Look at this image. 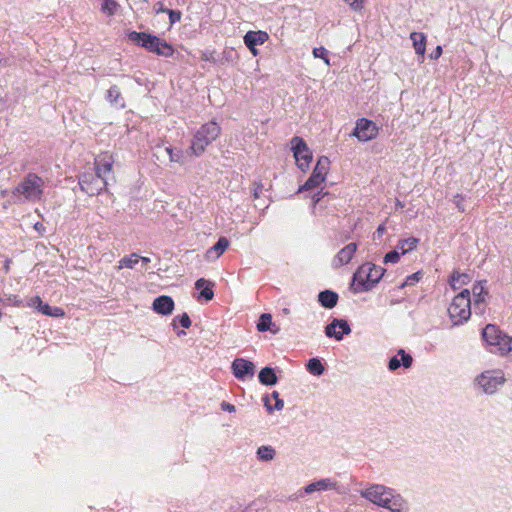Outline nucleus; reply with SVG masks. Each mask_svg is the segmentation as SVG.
Here are the masks:
<instances>
[{
  "label": "nucleus",
  "instance_id": "nucleus-1",
  "mask_svg": "<svg viewBox=\"0 0 512 512\" xmlns=\"http://www.w3.org/2000/svg\"><path fill=\"white\" fill-rule=\"evenodd\" d=\"M361 496L375 505L390 510L403 512L406 501L395 490L380 484H373L361 491Z\"/></svg>",
  "mask_w": 512,
  "mask_h": 512
},
{
  "label": "nucleus",
  "instance_id": "nucleus-2",
  "mask_svg": "<svg viewBox=\"0 0 512 512\" xmlns=\"http://www.w3.org/2000/svg\"><path fill=\"white\" fill-rule=\"evenodd\" d=\"M385 270L373 263H364L353 274L350 289L354 294L368 292L380 282Z\"/></svg>",
  "mask_w": 512,
  "mask_h": 512
},
{
  "label": "nucleus",
  "instance_id": "nucleus-3",
  "mask_svg": "<svg viewBox=\"0 0 512 512\" xmlns=\"http://www.w3.org/2000/svg\"><path fill=\"white\" fill-rule=\"evenodd\" d=\"M43 178L36 173H28L19 184L12 190V196L17 201L38 202L41 201L44 195Z\"/></svg>",
  "mask_w": 512,
  "mask_h": 512
},
{
  "label": "nucleus",
  "instance_id": "nucleus-4",
  "mask_svg": "<svg viewBox=\"0 0 512 512\" xmlns=\"http://www.w3.org/2000/svg\"><path fill=\"white\" fill-rule=\"evenodd\" d=\"M221 133V127L215 121H210L203 124L194 134L190 150L191 153L199 157L206 148L215 141Z\"/></svg>",
  "mask_w": 512,
  "mask_h": 512
},
{
  "label": "nucleus",
  "instance_id": "nucleus-5",
  "mask_svg": "<svg viewBox=\"0 0 512 512\" xmlns=\"http://www.w3.org/2000/svg\"><path fill=\"white\" fill-rule=\"evenodd\" d=\"M329 167V158L326 156H320L317 160L315 168L312 171V174L306 180V182L299 187L297 192L301 193L318 187L322 182L325 181Z\"/></svg>",
  "mask_w": 512,
  "mask_h": 512
},
{
  "label": "nucleus",
  "instance_id": "nucleus-6",
  "mask_svg": "<svg viewBox=\"0 0 512 512\" xmlns=\"http://www.w3.org/2000/svg\"><path fill=\"white\" fill-rule=\"evenodd\" d=\"M80 189L89 196L99 195L107 186L106 178L100 177L97 173L85 172L79 176Z\"/></svg>",
  "mask_w": 512,
  "mask_h": 512
},
{
  "label": "nucleus",
  "instance_id": "nucleus-7",
  "mask_svg": "<svg viewBox=\"0 0 512 512\" xmlns=\"http://www.w3.org/2000/svg\"><path fill=\"white\" fill-rule=\"evenodd\" d=\"M476 382L486 394H493L504 384L505 377L501 370L485 371L476 378Z\"/></svg>",
  "mask_w": 512,
  "mask_h": 512
},
{
  "label": "nucleus",
  "instance_id": "nucleus-8",
  "mask_svg": "<svg viewBox=\"0 0 512 512\" xmlns=\"http://www.w3.org/2000/svg\"><path fill=\"white\" fill-rule=\"evenodd\" d=\"M472 302H465L459 299L453 298L452 303L448 308L449 316L455 326L462 325L471 316L472 313Z\"/></svg>",
  "mask_w": 512,
  "mask_h": 512
},
{
  "label": "nucleus",
  "instance_id": "nucleus-9",
  "mask_svg": "<svg viewBox=\"0 0 512 512\" xmlns=\"http://www.w3.org/2000/svg\"><path fill=\"white\" fill-rule=\"evenodd\" d=\"M128 38L150 53L159 52V45H165L160 37L146 32L131 31Z\"/></svg>",
  "mask_w": 512,
  "mask_h": 512
},
{
  "label": "nucleus",
  "instance_id": "nucleus-10",
  "mask_svg": "<svg viewBox=\"0 0 512 512\" xmlns=\"http://www.w3.org/2000/svg\"><path fill=\"white\" fill-rule=\"evenodd\" d=\"M352 135L361 142H367L377 137L378 127L372 120L360 118L356 122Z\"/></svg>",
  "mask_w": 512,
  "mask_h": 512
},
{
  "label": "nucleus",
  "instance_id": "nucleus-11",
  "mask_svg": "<svg viewBox=\"0 0 512 512\" xmlns=\"http://www.w3.org/2000/svg\"><path fill=\"white\" fill-rule=\"evenodd\" d=\"M324 332L328 338H334L337 341H341L345 335H349L351 333V327L346 319L333 318L325 327Z\"/></svg>",
  "mask_w": 512,
  "mask_h": 512
},
{
  "label": "nucleus",
  "instance_id": "nucleus-12",
  "mask_svg": "<svg viewBox=\"0 0 512 512\" xmlns=\"http://www.w3.org/2000/svg\"><path fill=\"white\" fill-rule=\"evenodd\" d=\"M233 375L241 381L253 378L255 365L252 361L244 358H236L231 364Z\"/></svg>",
  "mask_w": 512,
  "mask_h": 512
},
{
  "label": "nucleus",
  "instance_id": "nucleus-13",
  "mask_svg": "<svg viewBox=\"0 0 512 512\" xmlns=\"http://www.w3.org/2000/svg\"><path fill=\"white\" fill-rule=\"evenodd\" d=\"M29 305L36 308L43 315L53 318H60L65 315V312L62 308L50 306L48 303H44L39 296L31 298Z\"/></svg>",
  "mask_w": 512,
  "mask_h": 512
},
{
  "label": "nucleus",
  "instance_id": "nucleus-14",
  "mask_svg": "<svg viewBox=\"0 0 512 512\" xmlns=\"http://www.w3.org/2000/svg\"><path fill=\"white\" fill-rule=\"evenodd\" d=\"M483 340L490 346H499L500 350H504L502 347V341H504V335L493 324H488L482 331Z\"/></svg>",
  "mask_w": 512,
  "mask_h": 512
},
{
  "label": "nucleus",
  "instance_id": "nucleus-15",
  "mask_svg": "<svg viewBox=\"0 0 512 512\" xmlns=\"http://www.w3.org/2000/svg\"><path fill=\"white\" fill-rule=\"evenodd\" d=\"M358 245L354 242L343 247L333 258L332 267L339 268L348 264L353 258Z\"/></svg>",
  "mask_w": 512,
  "mask_h": 512
},
{
  "label": "nucleus",
  "instance_id": "nucleus-16",
  "mask_svg": "<svg viewBox=\"0 0 512 512\" xmlns=\"http://www.w3.org/2000/svg\"><path fill=\"white\" fill-rule=\"evenodd\" d=\"M413 364L412 356L407 353L404 349H399L397 355L391 357L388 361L387 368L389 371H396L401 366L408 369Z\"/></svg>",
  "mask_w": 512,
  "mask_h": 512
},
{
  "label": "nucleus",
  "instance_id": "nucleus-17",
  "mask_svg": "<svg viewBox=\"0 0 512 512\" xmlns=\"http://www.w3.org/2000/svg\"><path fill=\"white\" fill-rule=\"evenodd\" d=\"M174 306V300L172 297L167 295L156 297L152 303V309L154 312L163 316L170 315L174 310Z\"/></svg>",
  "mask_w": 512,
  "mask_h": 512
},
{
  "label": "nucleus",
  "instance_id": "nucleus-18",
  "mask_svg": "<svg viewBox=\"0 0 512 512\" xmlns=\"http://www.w3.org/2000/svg\"><path fill=\"white\" fill-rule=\"evenodd\" d=\"M114 160L108 153L100 154L95 158V173L100 177L106 178L112 172Z\"/></svg>",
  "mask_w": 512,
  "mask_h": 512
},
{
  "label": "nucleus",
  "instance_id": "nucleus-19",
  "mask_svg": "<svg viewBox=\"0 0 512 512\" xmlns=\"http://www.w3.org/2000/svg\"><path fill=\"white\" fill-rule=\"evenodd\" d=\"M213 283L204 279L200 278L195 282V288L199 291V299H203L205 301H210L214 297V291H213Z\"/></svg>",
  "mask_w": 512,
  "mask_h": 512
},
{
  "label": "nucleus",
  "instance_id": "nucleus-20",
  "mask_svg": "<svg viewBox=\"0 0 512 512\" xmlns=\"http://www.w3.org/2000/svg\"><path fill=\"white\" fill-rule=\"evenodd\" d=\"M269 39V35L267 32L258 30V31H248L243 37L244 44H250V46H258L264 44Z\"/></svg>",
  "mask_w": 512,
  "mask_h": 512
},
{
  "label": "nucleus",
  "instance_id": "nucleus-21",
  "mask_svg": "<svg viewBox=\"0 0 512 512\" xmlns=\"http://www.w3.org/2000/svg\"><path fill=\"white\" fill-rule=\"evenodd\" d=\"M339 296L335 291L326 289L318 294V302L326 309L334 308L338 303Z\"/></svg>",
  "mask_w": 512,
  "mask_h": 512
},
{
  "label": "nucleus",
  "instance_id": "nucleus-22",
  "mask_svg": "<svg viewBox=\"0 0 512 512\" xmlns=\"http://www.w3.org/2000/svg\"><path fill=\"white\" fill-rule=\"evenodd\" d=\"M258 380L262 385L274 386L278 382V377L274 368L266 366L262 368L258 373Z\"/></svg>",
  "mask_w": 512,
  "mask_h": 512
},
{
  "label": "nucleus",
  "instance_id": "nucleus-23",
  "mask_svg": "<svg viewBox=\"0 0 512 512\" xmlns=\"http://www.w3.org/2000/svg\"><path fill=\"white\" fill-rule=\"evenodd\" d=\"M410 39L413 42V47H414L415 53L417 55L422 56V58H423L425 55V51H426V41H427L426 35L421 32H412L410 34Z\"/></svg>",
  "mask_w": 512,
  "mask_h": 512
},
{
  "label": "nucleus",
  "instance_id": "nucleus-24",
  "mask_svg": "<svg viewBox=\"0 0 512 512\" xmlns=\"http://www.w3.org/2000/svg\"><path fill=\"white\" fill-rule=\"evenodd\" d=\"M335 483H333L329 478L320 479L318 481L312 482L304 487V493L311 494L316 491H326L330 488H333Z\"/></svg>",
  "mask_w": 512,
  "mask_h": 512
},
{
  "label": "nucleus",
  "instance_id": "nucleus-25",
  "mask_svg": "<svg viewBox=\"0 0 512 512\" xmlns=\"http://www.w3.org/2000/svg\"><path fill=\"white\" fill-rule=\"evenodd\" d=\"M106 99L108 102H110L112 105H115L116 107H125L124 98L121 95L119 87L116 85H113L108 89Z\"/></svg>",
  "mask_w": 512,
  "mask_h": 512
},
{
  "label": "nucleus",
  "instance_id": "nucleus-26",
  "mask_svg": "<svg viewBox=\"0 0 512 512\" xmlns=\"http://www.w3.org/2000/svg\"><path fill=\"white\" fill-rule=\"evenodd\" d=\"M419 242H420V239L416 238L414 236H411V237H408L405 239H400L396 245V249L401 250V254L405 255V254L413 251L414 249H416Z\"/></svg>",
  "mask_w": 512,
  "mask_h": 512
},
{
  "label": "nucleus",
  "instance_id": "nucleus-27",
  "mask_svg": "<svg viewBox=\"0 0 512 512\" xmlns=\"http://www.w3.org/2000/svg\"><path fill=\"white\" fill-rule=\"evenodd\" d=\"M307 371L314 376H321L325 371V366L322 359L314 357L308 360L306 363Z\"/></svg>",
  "mask_w": 512,
  "mask_h": 512
},
{
  "label": "nucleus",
  "instance_id": "nucleus-28",
  "mask_svg": "<svg viewBox=\"0 0 512 512\" xmlns=\"http://www.w3.org/2000/svg\"><path fill=\"white\" fill-rule=\"evenodd\" d=\"M292 144V151L295 158H298V156L302 155L303 153H306L309 150L307 143L304 141L303 138L299 136H294L291 140Z\"/></svg>",
  "mask_w": 512,
  "mask_h": 512
},
{
  "label": "nucleus",
  "instance_id": "nucleus-29",
  "mask_svg": "<svg viewBox=\"0 0 512 512\" xmlns=\"http://www.w3.org/2000/svg\"><path fill=\"white\" fill-rule=\"evenodd\" d=\"M272 316L269 313H263L260 315L257 322V329L260 332L271 331L272 333H276L277 330L272 329Z\"/></svg>",
  "mask_w": 512,
  "mask_h": 512
},
{
  "label": "nucleus",
  "instance_id": "nucleus-30",
  "mask_svg": "<svg viewBox=\"0 0 512 512\" xmlns=\"http://www.w3.org/2000/svg\"><path fill=\"white\" fill-rule=\"evenodd\" d=\"M256 454L257 458L261 461H271L274 459L276 452L272 446L263 445L257 449Z\"/></svg>",
  "mask_w": 512,
  "mask_h": 512
},
{
  "label": "nucleus",
  "instance_id": "nucleus-31",
  "mask_svg": "<svg viewBox=\"0 0 512 512\" xmlns=\"http://www.w3.org/2000/svg\"><path fill=\"white\" fill-rule=\"evenodd\" d=\"M487 281H478L472 287V295L474 300H486L488 291L485 288Z\"/></svg>",
  "mask_w": 512,
  "mask_h": 512
},
{
  "label": "nucleus",
  "instance_id": "nucleus-32",
  "mask_svg": "<svg viewBox=\"0 0 512 512\" xmlns=\"http://www.w3.org/2000/svg\"><path fill=\"white\" fill-rule=\"evenodd\" d=\"M468 281L469 276L466 273H459L458 271H454L449 278V284L453 290L458 289V283L461 285H465L468 283Z\"/></svg>",
  "mask_w": 512,
  "mask_h": 512
},
{
  "label": "nucleus",
  "instance_id": "nucleus-33",
  "mask_svg": "<svg viewBox=\"0 0 512 512\" xmlns=\"http://www.w3.org/2000/svg\"><path fill=\"white\" fill-rule=\"evenodd\" d=\"M229 241L226 237H220L218 241L208 250V254L215 253V257H219L228 248Z\"/></svg>",
  "mask_w": 512,
  "mask_h": 512
},
{
  "label": "nucleus",
  "instance_id": "nucleus-34",
  "mask_svg": "<svg viewBox=\"0 0 512 512\" xmlns=\"http://www.w3.org/2000/svg\"><path fill=\"white\" fill-rule=\"evenodd\" d=\"M119 4L115 0H101V12L107 16H113L117 13Z\"/></svg>",
  "mask_w": 512,
  "mask_h": 512
},
{
  "label": "nucleus",
  "instance_id": "nucleus-35",
  "mask_svg": "<svg viewBox=\"0 0 512 512\" xmlns=\"http://www.w3.org/2000/svg\"><path fill=\"white\" fill-rule=\"evenodd\" d=\"M272 397L275 399V405L274 407H272L269 403V398L268 396H265L263 398L264 400V405L266 407V409L269 411V412H272L273 410H281L283 409L284 407V401L280 398V395L277 391H273L272 392Z\"/></svg>",
  "mask_w": 512,
  "mask_h": 512
},
{
  "label": "nucleus",
  "instance_id": "nucleus-36",
  "mask_svg": "<svg viewBox=\"0 0 512 512\" xmlns=\"http://www.w3.org/2000/svg\"><path fill=\"white\" fill-rule=\"evenodd\" d=\"M138 262H139V255L137 253H131L130 255L124 256L119 261L118 268L122 269L125 267V268L133 269Z\"/></svg>",
  "mask_w": 512,
  "mask_h": 512
},
{
  "label": "nucleus",
  "instance_id": "nucleus-37",
  "mask_svg": "<svg viewBox=\"0 0 512 512\" xmlns=\"http://www.w3.org/2000/svg\"><path fill=\"white\" fill-rule=\"evenodd\" d=\"M191 319L187 313H182L181 315H177L172 320L173 328H177L181 326L182 328L188 329L191 326Z\"/></svg>",
  "mask_w": 512,
  "mask_h": 512
},
{
  "label": "nucleus",
  "instance_id": "nucleus-38",
  "mask_svg": "<svg viewBox=\"0 0 512 512\" xmlns=\"http://www.w3.org/2000/svg\"><path fill=\"white\" fill-rule=\"evenodd\" d=\"M296 159L297 166L303 172L307 171L312 161V153L310 151L303 153Z\"/></svg>",
  "mask_w": 512,
  "mask_h": 512
},
{
  "label": "nucleus",
  "instance_id": "nucleus-39",
  "mask_svg": "<svg viewBox=\"0 0 512 512\" xmlns=\"http://www.w3.org/2000/svg\"><path fill=\"white\" fill-rule=\"evenodd\" d=\"M162 43L165 45H159V52H154V54L163 57H172L175 52L174 47L164 39H162Z\"/></svg>",
  "mask_w": 512,
  "mask_h": 512
},
{
  "label": "nucleus",
  "instance_id": "nucleus-40",
  "mask_svg": "<svg viewBox=\"0 0 512 512\" xmlns=\"http://www.w3.org/2000/svg\"><path fill=\"white\" fill-rule=\"evenodd\" d=\"M423 276L422 271H417L411 275H409L406 280L401 284L400 288H404L405 286H412L418 283Z\"/></svg>",
  "mask_w": 512,
  "mask_h": 512
},
{
  "label": "nucleus",
  "instance_id": "nucleus-41",
  "mask_svg": "<svg viewBox=\"0 0 512 512\" xmlns=\"http://www.w3.org/2000/svg\"><path fill=\"white\" fill-rule=\"evenodd\" d=\"M471 308L476 315H483L486 310V300H474Z\"/></svg>",
  "mask_w": 512,
  "mask_h": 512
},
{
  "label": "nucleus",
  "instance_id": "nucleus-42",
  "mask_svg": "<svg viewBox=\"0 0 512 512\" xmlns=\"http://www.w3.org/2000/svg\"><path fill=\"white\" fill-rule=\"evenodd\" d=\"M401 255L402 254L397 249L389 251L384 257V263H397Z\"/></svg>",
  "mask_w": 512,
  "mask_h": 512
},
{
  "label": "nucleus",
  "instance_id": "nucleus-43",
  "mask_svg": "<svg viewBox=\"0 0 512 512\" xmlns=\"http://www.w3.org/2000/svg\"><path fill=\"white\" fill-rule=\"evenodd\" d=\"M313 55L315 58L323 59L326 64H329L328 51L324 47H315L313 49Z\"/></svg>",
  "mask_w": 512,
  "mask_h": 512
},
{
  "label": "nucleus",
  "instance_id": "nucleus-44",
  "mask_svg": "<svg viewBox=\"0 0 512 512\" xmlns=\"http://www.w3.org/2000/svg\"><path fill=\"white\" fill-rule=\"evenodd\" d=\"M165 151L169 155V159H170L171 162H180L181 161V158H182V152L181 151L174 152V150H173V148L171 146L166 147Z\"/></svg>",
  "mask_w": 512,
  "mask_h": 512
},
{
  "label": "nucleus",
  "instance_id": "nucleus-45",
  "mask_svg": "<svg viewBox=\"0 0 512 512\" xmlns=\"http://www.w3.org/2000/svg\"><path fill=\"white\" fill-rule=\"evenodd\" d=\"M169 16L170 25L175 24L176 22L180 21L182 13L179 10H172L168 9L166 12Z\"/></svg>",
  "mask_w": 512,
  "mask_h": 512
},
{
  "label": "nucleus",
  "instance_id": "nucleus-46",
  "mask_svg": "<svg viewBox=\"0 0 512 512\" xmlns=\"http://www.w3.org/2000/svg\"><path fill=\"white\" fill-rule=\"evenodd\" d=\"M346 4L354 11H361L363 9L364 0H344Z\"/></svg>",
  "mask_w": 512,
  "mask_h": 512
},
{
  "label": "nucleus",
  "instance_id": "nucleus-47",
  "mask_svg": "<svg viewBox=\"0 0 512 512\" xmlns=\"http://www.w3.org/2000/svg\"><path fill=\"white\" fill-rule=\"evenodd\" d=\"M454 298L459 299L461 301H465V302H472V300H471V293H470V291L468 289L462 290Z\"/></svg>",
  "mask_w": 512,
  "mask_h": 512
},
{
  "label": "nucleus",
  "instance_id": "nucleus-48",
  "mask_svg": "<svg viewBox=\"0 0 512 512\" xmlns=\"http://www.w3.org/2000/svg\"><path fill=\"white\" fill-rule=\"evenodd\" d=\"M264 186L261 182H254L253 183V197L255 199L259 198L262 195Z\"/></svg>",
  "mask_w": 512,
  "mask_h": 512
},
{
  "label": "nucleus",
  "instance_id": "nucleus-49",
  "mask_svg": "<svg viewBox=\"0 0 512 512\" xmlns=\"http://www.w3.org/2000/svg\"><path fill=\"white\" fill-rule=\"evenodd\" d=\"M220 407L223 411H227L229 413L235 412L236 408L233 404L228 403L226 401L221 402Z\"/></svg>",
  "mask_w": 512,
  "mask_h": 512
},
{
  "label": "nucleus",
  "instance_id": "nucleus-50",
  "mask_svg": "<svg viewBox=\"0 0 512 512\" xmlns=\"http://www.w3.org/2000/svg\"><path fill=\"white\" fill-rule=\"evenodd\" d=\"M386 231V227L384 224H381L377 227L375 233H374V239H380L383 234L385 233Z\"/></svg>",
  "mask_w": 512,
  "mask_h": 512
},
{
  "label": "nucleus",
  "instance_id": "nucleus-51",
  "mask_svg": "<svg viewBox=\"0 0 512 512\" xmlns=\"http://www.w3.org/2000/svg\"><path fill=\"white\" fill-rule=\"evenodd\" d=\"M442 47L437 46L430 54V58L433 60L438 59L442 55Z\"/></svg>",
  "mask_w": 512,
  "mask_h": 512
},
{
  "label": "nucleus",
  "instance_id": "nucleus-52",
  "mask_svg": "<svg viewBox=\"0 0 512 512\" xmlns=\"http://www.w3.org/2000/svg\"><path fill=\"white\" fill-rule=\"evenodd\" d=\"M168 10V8L164 7L163 3L162 2H157L155 5H154V11L155 13L159 14V13H166Z\"/></svg>",
  "mask_w": 512,
  "mask_h": 512
},
{
  "label": "nucleus",
  "instance_id": "nucleus-53",
  "mask_svg": "<svg viewBox=\"0 0 512 512\" xmlns=\"http://www.w3.org/2000/svg\"><path fill=\"white\" fill-rule=\"evenodd\" d=\"M324 195H325V193H323L322 191H318L317 193H315L312 196V200H313L314 205L319 203L321 201V199L324 197Z\"/></svg>",
  "mask_w": 512,
  "mask_h": 512
},
{
  "label": "nucleus",
  "instance_id": "nucleus-54",
  "mask_svg": "<svg viewBox=\"0 0 512 512\" xmlns=\"http://www.w3.org/2000/svg\"><path fill=\"white\" fill-rule=\"evenodd\" d=\"M246 47L249 49V51L254 55V56H257L258 55V50H257V46H250V44H245Z\"/></svg>",
  "mask_w": 512,
  "mask_h": 512
},
{
  "label": "nucleus",
  "instance_id": "nucleus-55",
  "mask_svg": "<svg viewBox=\"0 0 512 512\" xmlns=\"http://www.w3.org/2000/svg\"><path fill=\"white\" fill-rule=\"evenodd\" d=\"M139 260H141L143 265H147L151 261L149 257H140V256H139Z\"/></svg>",
  "mask_w": 512,
  "mask_h": 512
},
{
  "label": "nucleus",
  "instance_id": "nucleus-56",
  "mask_svg": "<svg viewBox=\"0 0 512 512\" xmlns=\"http://www.w3.org/2000/svg\"><path fill=\"white\" fill-rule=\"evenodd\" d=\"M404 206H405V205H404V203H403V202H401V201H400V200H398V199L396 200V203H395V207H396V209H400V208L402 209V208H404Z\"/></svg>",
  "mask_w": 512,
  "mask_h": 512
},
{
  "label": "nucleus",
  "instance_id": "nucleus-57",
  "mask_svg": "<svg viewBox=\"0 0 512 512\" xmlns=\"http://www.w3.org/2000/svg\"><path fill=\"white\" fill-rule=\"evenodd\" d=\"M40 228H43V225H42L41 223H39V222H38V223H36V224H35V229H36V230H40Z\"/></svg>",
  "mask_w": 512,
  "mask_h": 512
},
{
  "label": "nucleus",
  "instance_id": "nucleus-58",
  "mask_svg": "<svg viewBox=\"0 0 512 512\" xmlns=\"http://www.w3.org/2000/svg\"><path fill=\"white\" fill-rule=\"evenodd\" d=\"M202 58H203V60H206V61H210L211 60L210 56H207L206 53L203 54Z\"/></svg>",
  "mask_w": 512,
  "mask_h": 512
},
{
  "label": "nucleus",
  "instance_id": "nucleus-59",
  "mask_svg": "<svg viewBox=\"0 0 512 512\" xmlns=\"http://www.w3.org/2000/svg\"><path fill=\"white\" fill-rule=\"evenodd\" d=\"M456 205H457V208H458L460 211H462V212L464 211V207H463L459 202H457V203H456Z\"/></svg>",
  "mask_w": 512,
  "mask_h": 512
},
{
  "label": "nucleus",
  "instance_id": "nucleus-60",
  "mask_svg": "<svg viewBox=\"0 0 512 512\" xmlns=\"http://www.w3.org/2000/svg\"><path fill=\"white\" fill-rule=\"evenodd\" d=\"M185 334H186V333H185V331H183V330H181V331H178V332H177V335H178V336L185 335Z\"/></svg>",
  "mask_w": 512,
  "mask_h": 512
}]
</instances>
